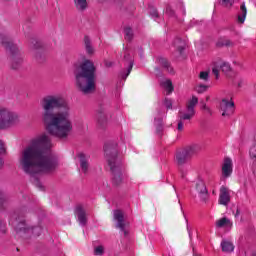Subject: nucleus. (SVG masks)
<instances>
[{
	"label": "nucleus",
	"instance_id": "nucleus-26",
	"mask_svg": "<svg viewBox=\"0 0 256 256\" xmlns=\"http://www.w3.org/2000/svg\"><path fill=\"white\" fill-rule=\"evenodd\" d=\"M231 225V220L229 218H221L216 221V227L221 228V227H227Z\"/></svg>",
	"mask_w": 256,
	"mask_h": 256
},
{
	"label": "nucleus",
	"instance_id": "nucleus-29",
	"mask_svg": "<svg viewBox=\"0 0 256 256\" xmlns=\"http://www.w3.org/2000/svg\"><path fill=\"white\" fill-rule=\"evenodd\" d=\"M124 33L126 41H133V29L127 27L125 28Z\"/></svg>",
	"mask_w": 256,
	"mask_h": 256
},
{
	"label": "nucleus",
	"instance_id": "nucleus-33",
	"mask_svg": "<svg viewBox=\"0 0 256 256\" xmlns=\"http://www.w3.org/2000/svg\"><path fill=\"white\" fill-rule=\"evenodd\" d=\"M220 69L223 73H229L231 71V65H229L227 62H223L220 65Z\"/></svg>",
	"mask_w": 256,
	"mask_h": 256
},
{
	"label": "nucleus",
	"instance_id": "nucleus-38",
	"mask_svg": "<svg viewBox=\"0 0 256 256\" xmlns=\"http://www.w3.org/2000/svg\"><path fill=\"white\" fill-rule=\"evenodd\" d=\"M5 143H3L2 140H0V155L3 153H6Z\"/></svg>",
	"mask_w": 256,
	"mask_h": 256
},
{
	"label": "nucleus",
	"instance_id": "nucleus-45",
	"mask_svg": "<svg viewBox=\"0 0 256 256\" xmlns=\"http://www.w3.org/2000/svg\"><path fill=\"white\" fill-rule=\"evenodd\" d=\"M239 215H241V211L239 210V208H237L236 213H235V217H239Z\"/></svg>",
	"mask_w": 256,
	"mask_h": 256
},
{
	"label": "nucleus",
	"instance_id": "nucleus-1",
	"mask_svg": "<svg viewBox=\"0 0 256 256\" xmlns=\"http://www.w3.org/2000/svg\"><path fill=\"white\" fill-rule=\"evenodd\" d=\"M53 143L47 134H41L32 139L30 145L21 153L20 166L27 175L33 177V183L43 190V184L38 173H51L57 169V160L53 157Z\"/></svg>",
	"mask_w": 256,
	"mask_h": 256
},
{
	"label": "nucleus",
	"instance_id": "nucleus-47",
	"mask_svg": "<svg viewBox=\"0 0 256 256\" xmlns=\"http://www.w3.org/2000/svg\"><path fill=\"white\" fill-rule=\"evenodd\" d=\"M206 112H207L209 115H212L211 108H206Z\"/></svg>",
	"mask_w": 256,
	"mask_h": 256
},
{
	"label": "nucleus",
	"instance_id": "nucleus-10",
	"mask_svg": "<svg viewBox=\"0 0 256 256\" xmlns=\"http://www.w3.org/2000/svg\"><path fill=\"white\" fill-rule=\"evenodd\" d=\"M113 220L116 222V229H120L122 233H124L125 237H127V227H129V222L125 219V213L120 210L113 211Z\"/></svg>",
	"mask_w": 256,
	"mask_h": 256
},
{
	"label": "nucleus",
	"instance_id": "nucleus-20",
	"mask_svg": "<svg viewBox=\"0 0 256 256\" xmlns=\"http://www.w3.org/2000/svg\"><path fill=\"white\" fill-rule=\"evenodd\" d=\"M158 63L161 65L168 73H171V75L175 74V70H173V67H171V63L166 58L160 57L158 58Z\"/></svg>",
	"mask_w": 256,
	"mask_h": 256
},
{
	"label": "nucleus",
	"instance_id": "nucleus-36",
	"mask_svg": "<svg viewBox=\"0 0 256 256\" xmlns=\"http://www.w3.org/2000/svg\"><path fill=\"white\" fill-rule=\"evenodd\" d=\"M150 15H151V17H153L154 19L159 18V12L157 11V8H151V9H150Z\"/></svg>",
	"mask_w": 256,
	"mask_h": 256
},
{
	"label": "nucleus",
	"instance_id": "nucleus-7",
	"mask_svg": "<svg viewBox=\"0 0 256 256\" xmlns=\"http://www.w3.org/2000/svg\"><path fill=\"white\" fill-rule=\"evenodd\" d=\"M19 125V114L11 111L9 108L0 106V130L6 131Z\"/></svg>",
	"mask_w": 256,
	"mask_h": 256
},
{
	"label": "nucleus",
	"instance_id": "nucleus-50",
	"mask_svg": "<svg viewBox=\"0 0 256 256\" xmlns=\"http://www.w3.org/2000/svg\"><path fill=\"white\" fill-rule=\"evenodd\" d=\"M156 69V71H158L159 72V68H155Z\"/></svg>",
	"mask_w": 256,
	"mask_h": 256
},
{
	"label": "nucleus",
	"instance_id": "nucleus-39",
	"mask_svg": "<svg viewBox=\"0 0 256 256\" xmlns=\"http://www.w3.org/2000/svg\"><path fill=\"white\" fill-rule=\"evenodd\" d=\"M164 105L167 107V109H171V107H173V102H171L169 99H165Z\"/></svg>",
	"mask_w": 256,
	"mask_h": 256
},
{
	"label": "nucleus",
	"instance_id": "nucleus-5",
	"mask_svg": "<svg viewBox=\"0 0 256 256\" xmlns=\"http://www.w3.org/2000/svg\"><path fill=\"white\" fill-rule=\"evenodd\" d=\"M104 153L110 172L112 175V185L114 187H121L125 181V168L123 162L119 158V150H117V143L108 142L104 145Z\"/></svg>",
	"mask_w": 256,
	"mask_h": 256
},
{
	"label": "nucleus",
	"instance_id": "nucleus-25",
	"mask_svg": "<svg viewBox=\"0 0 256 256\" xmlns=\"http://www.w3.org/2000/svg\"><path fill=\"white\" fill-rule=\"evenodd\" d=\"M78 11H85L87 9V0H73Z\"/></svg>",
	"mask_w": 256,
	"mask_h": 256
},
{
	"label": "nucleus",
	"instance_id": "nucleus-9",
	"mask_svg": "<svg viewBox=\"0 0 256 256\" xmlns=\"http://www.w3.org/2000/svg\"><path fill=\"white\" fill-rule=\"evenodd\" d=\"M199 151H201V147H199V145L197 144L187 146L182 150L178 151L175 156V161L177 165H179L180 167L185 165V163H187V161H189L191 157H193V155H197Z\"/></svg>",
	"mask_w": 256,
	"mask_h": 256
},
{
	"label": "nucleus",
	"instance_id": "nucleus-24",
	"mask_svg": "<svg viewBox=\"0 0 256 256\" xmlns=\"http://www.w3.org/2000/svg\"><path fill=\"white\" fill-rule=\"evenodd\" d=\"M240 11H241V14L238 15V21L239 23H245V17H247V7L245 6V2H243L240 5Z\"/></svg>",
	"mask_w": 256,
	"mask_h": 256
},
{
	"label": "nucleus",
	"instance_id": "nucleus-22",
	"mask_svg": "<svg viewBox=\"0 0 256 256\" xmlns=\"http://www.w3.org/2000/svg\"><path fill=\"white\" fill-rule=\"evenodd\" d=\"M221 248L224 253H233V251H235V245L227 240H222Z\"/></svg>",
	"mask_w": 256,
	"mask_h": 256
},
{
	"label": "nucleus",
	"instance_id": "nucleus-37",
	"mask_svg": "<svg viewBox=\"0 0 256 256\" xmlns=\"http://www.w3.org/2000/svg\"><path fill=\"white\" fill-rule=\"evenodd\" d=\"M166 13H167V15H170V17L175 16V11L173 10V8H171V6L166 7Z\"/></svg>",
	"mask_w": 256,
	"mask_h": 256
},
{
	"label": "nucleus",
	"instance_id": "nucleus-31",
	"mask_svg": "<svg viewBox=\"0 0 256 256\" xmlns=\"http://www.w3.org/2000/svg\"><path fill=\"white\" fill-rule=\"evenodd\" d=\"M104 253H105V247L100 245V246H96L94 248V255H96V256H103Z\"/></svg>",
	"mask_w": 256,
	"mask_h": 256
},
{
	"label": "nucleus",
	"instance_id": "nucleus-16",
	"mask_svg": "<svg viewBox=\"0 0 256 256\" xmlns=\"http://www.w3.org/2000/svg\"><path fill=\"white\" fill-rule=\"evenodd\" d=\"M74 213L80 225L85 227V225H87V212H85V209L83 208V206L82 205L76 206Z\"/></svg>",
	"mask_w": 256,
	"mask_h": 256
},
{
	"label": "nucleus",
	"instance_id": "nucleus-6",
	"mask_svg": "<svg viewBox=\"0 0 256 256\" xmlns=\"http://www.w3.org/2000/svg\"><path fill=\"white\" fill-rule=\"evenodd\" d=\"M1 45L8 53V61L10 63V68L17 71L23 65V52L17 44L13 43V40L7 35H0Z\"/></svg>",
	"mask_w": 256,
	"mask_h": 256
},
{
	"label": "nucleus",
	"instance_id": "nucleus-48",
	"mask_svg": "<svg viewBox=\"0 0 256 256\" xmlns=\"http://www.w3.org/2000/svg\"><path fill=\"white\" fill-rule=\"evenodd\" d=\"M206 101H209V96L206 97Z\"/></svg>",
	"mask_w": 256,
	"mask_h": 256
},
{
	"label": "nucleus",
	"instance_id": "nucleus-2",
	"mask_svg": "<svg viewBox=\"0 0 256 256\" xmlns=\"http://www.w3.org/2000/svg\"><path fill=\"white\" fill-rule=\"evenodd\" d=\"M40 106L47 133L58 139H67L73 131L71 107L67 100L59 95L49 94L41 99Z\"/></svg>",
	"mask_w": 256,
	"mask_h": 256
},
{
	"label": "nucleus",
	"instance_id": "nucleus-17",
	"mask_svg": "<svg viewBox=\"0 0 256 256\" xmlns=\"http://www.w3.org/2000/svg\"><path fill=\"white\" fill-rule=\"evenodd\" d=\"M196 191L199 193L202 201H206L207 197L209 196V191L207 190V186L203 180L199 179L196 182Z\"/></svg>",
	"mask_w": 256,
	"mask_h": 256
},
{
	"label": "nucleus",
	"instance_id": "nucleus-35",
	"mask_svg": "<svg viewBox=\"0 0 256 256\" xmlns=\"http://www.w3.org/2000/svg\"><path fill=\"white\" fill-rule=\"evenodd\" d=\"M199 78L202 79V81H209V72L207 71L200 72Z\"/></svg>",
	"mask_w": 256,
	"mask_h": 256
},
{
	"label": "nucleus",
	"instance_id": "nucleus-15",
	"mask_svg": "<svg viewBox=\"0 0 256 256\" xmlns=\"http://www.w3.org/2000/svg\"><path fill=\"white\" fill-rule=\"evenodd\" d=\"M219 204L227 207L231 203V195L229 194V188L221 186L219 195Z\"/></svg>",
	"mask_w": 256,
	"mask_h": 256
},
{
	"label": "nucleus",
	"instance_id": "nucleus-27",
	"mask_svg": "<svg viewBox=\"0 0 256 256\" xmlns=\"http://www.w3.org/2000/svg\"><path fill=\"white\" fill-rule=\"evenodd\" d=\"M217 47H231L233 46V42H231V40H227V39H223V40H219L216 43Z\"/></svg>",
	"mask_w": 256,
	"mask_h": 256
},
{
	"label": "nucleus",
	"instance_id": "nucleus-32",
	"mask_svg": "<svg viewBox=\"0 0 256 256\" xmlns=\"http://www.w3.org/2000/svg\"><path fill=\"white\" fill-rule=\"evenodd\" d=\"M5 203H7V195L3 191H0V209L5 207Z\"/></svg>",
	"mask_w": 256,
	"mask_h": 256
},
{
	"label": "nucleus",
	"instance_id": "nucleus-34",
	"mask_svg": "<svg viewBox=\"0 0 256 256\" xmlns=\"http://www.w3.org/2000/svg\"><path fill=\"white\" fill-rule=\"evenodd\" d=\"M207 89H209V86L202 84L196 88V91H197V93L201 94V93H205L207 91Z\"/></svg>",
	"mask_w": 256,
	"mask_h": 256
},
{
	"label": "nucleus",
	"instance_id": "nucleus-4",
	"mask_svg": "<svg viewBox=\"0 0 256 256\" xmlns=\"http://www.w3.org/2000/svg\"><path fill=\"white\" fill-rule=\"evenodd\" d=\"M97 67L91 60H84L74 71L76 87L84 95H89L95 91V73Z\"/></svg>",
	"mask_w": 256,
	"mask_h": 256
},
{
	"label": "nucleus",
	"instance_id": "nucleus-14",
	"mask_svg": "<svg viewBox=\"0 0 256 256\" xmlns=\"http://www.w3.org/2000/svg\"><path fill=\"white\" fill-rule=\"evenodd\" d=\"M43 43L37 38L30 40V51L35 59H41Z\"/></svg>",
	"mask_w": 256,
	"mask_h": 256
},
{
	"label": "nucleus",
	"instance_id": "nucleus-40",
	"mask_svg": "<svg viewBox=\"0 0 256 256\" xmlns=\"http://www.w3.org/2000/svg\"><path fill=\"white\" fill-rule=\"evenodd\" d=\"M212 73L215 75L216 79H219V68L214 67L212 68Z\"/></svg>",
	"mask_w": 256,
	"mask_h": 256
},
{
	"label": "nucleus",
	"instance_id": "nucleus-13",
	"mask_svg": "<svg viewBox=\"0 0 256 256\" xmlns=\"http://www.w3.org/2000/svg\"><path fill=\"white\" fill-rule=\"evenodd\" d=\"M220 111H222V117H231L235 113V102L227 99H222L220 102Z\"/></svg>",
	"mask_w": 256,
	"mask_h": 256
},
{
	"label": "nucleus",
	"instance_id": "nucleus-28",
	"mask_svg": "<svg viewBox=\"0 0 256 256\" xmlns=\"http://www.w3.org/2000/svg\"><path fill=\"white\" fill-rule=\"evenodd\" d=\"M163 87L168 91V94L173 93V82L171 80H166L162 83Z\"/></svg>",
	"mask_w": 256,
	"mask_h": 256
},
{
	"label": "nucleus",
	"instance_id": "nucleus-12",
	"mask_svg": "<svg viewBox=\"0 0 256 256\" xmlns=\"http://www.w3.org/2000/svg\"><path fill=\"white\" fill-rule=\"evenodd\" d=\"M123 62L124 65H126V70H122L120 75H121V79H127V77H129V75L131 74V71H133V65H134V60L133 57H131V54H129V52H124V57H123Z\"/></svg>",
	"mask_w": 256,
	"mask_h": 256
},
{
	"label": "nucleus",
	"instance_id": "nucleus-8",
	"mask_svg": "<svg viewBox=\"0 0 256 256\" xmlns=\"http://www.w3.org/2000/svg\"><path fill=\"white\" fill-rule=\"evenodd\" d=\"M199 104V98L192 96L190 100L186 102L185 110L180 112V121L178 122V131H183V121H191L195 117V107Z\"/></svg>",
	"mask_w": 256,
	"mask_h": 256
},
{
	"label": "nucleus",
	"instance_id": "nucleus-42",
	"mask_svg": "<svg viewBox=\"0 0 256 256\" xmlns=\"http://www.w3.org/2000/svg\"><path fill=\"white\" fill-rule=\"evenodd\" d=\"M201 104H202V109L204 111H206L209 107H207V104H205V102L201 101Z\"/></svg>",
	"mask_w": 256,
	"mask_h": 256
},
{
	"label": "nucleus",
	"instance_id": "nucleus-3",
	"mask_svg": "<svg viewBox=\"0 0 256 256\" xmlns=\"http://www.w3.org/2000/svg\"><path fill=\"white\" fill-rule=\"evenodd\" d=\"M29 210L23 206L17 208L10 215V223L14 225L16 233L22 237V239H35L43 233L41 226H34L31 222L25 220Z\"/></svg>",
	"mask_w": 256,
	"mask_h": 256
},
{
	"label": "nucleus",
	"instance_id": "nucleus-44",
	"mask_svg": "<svg viewBox=\"0 0 256 256\" xmlns=\"http://www.w3.org/2000/svg\"><path fill=\"white\" fill-rule=\"evenodd\" d=\"M3 165H5V162H3V158H0V169H3Z\"/></svg>",
	"mask_w": 256,
	"mask_h": 256
},
{
	"label": "nucleus",
	"instance_id": "nucleus-18",
	"mask_svg": "<svg viewBox=\"0 0 256 256\" xmlns=\"http://www.w3.org/2000/svg\"><path fill=\"white\" fill-rule=\"evenodd\" d=\"M96 119L99 126L105 127V125H107V112L105 110V107L100 106L98 108Z\"/></svg>",
	"mask_w": 256,
	"mask_h": 256
},
{
	"label": "nucleus",
	"instance_id": "nucleus-11",
	"mask_svg": "<svg viewBox=\"0 0 256 256\" xmlns=\"http://www.w3.org/2000/svg\"><path fill=\"white\" fill-rule=\"evenodd\" d=\"M76 159L78 161L80 171L84 173V175H87V173H89V169L91 168V156L83 152H79L76 156Z\"/></svg>",
	"mask_w": 256,
	"mask_h": 256
},
{
	"label": "nucleus",
	"instance_id": "nucleus-51",
	"mask_svg": "<svg viewBox=\"0 0 256 256\" xmlns=\"http://www.w3.org/2000/svg\"><path fill=\"white\" fill-rule=\"evenodd\" d=\"M251 256H256V254H255V253H253Z\"/></svg>",
	"mask_w": 256,
	"mask_h": 256
},
{
	"label": "nucleus",
	"instance_id": "nucleus-43",
	"mask_svg": "<svg viewBox=\"0 0 256 256\" xmlns=\"http://www.w3.org/2000/svg\"><path fill=\"white\" fill-rule=\"evenodd\" d=\"M106 67H113V62H105Z\"/></svg>",
	"mask_w": 256,
	"mask_h": 256
},
{
	"label": "nucleus",
	"instance_id": "nucleus-19",
	"mask_svg": "<svg viewBox=\"0 0 256 256\" xmlns=\"http://www.w3.org/2000/svg\"><path fill=\"white\" fill-rule=\"evenodd\" d=\"M231 173H233V161L231 158H225L222 165V175L223 177H231Z\"/></svg>",
	"mask_w": 256,
	"mask_h": 256
},
{
	"label": "nucleus",
	"instance_id": "nucleus-41",
	"mask_svg": "<svg viewBox=\"0 0 256 256\" xmlns=\"http://www.w3.org/2000/svg\"><path fill=\"white\" fill-rule=\"evenodd\" d=\"M222 1V5H225V7H227V5H233V3H231V0H221Z\"/></svg>",
	"mask_w": 256,
	"mask_h": 256
},
{
	"label": "nucleus",
	"instance_id": "nucleus-46",
	"mask_svg": "<svg viewBox=\"0 0 256 256\" xmlns=\"http://www.w3.org/2000/svg\"><path fill=\"white\" fill-rule=\"evenodd\" d=\"M238 87H243V80H240V81L238 82Z\"/></svg>",
	"mask_w": 256,
	"mask_h": 256
},
{
	"label": "nucleus",
	"instance_id": "nucleus-21",
	"mask_svg": "<svg viewBox=\"0 0 256 256\" xmlns=\"http://www.w3.org/2000/svg\"><path fill=\"white\" fill-rule=\"evenodd\" d=\"M174 47L176 48V51L179 52V55H183V51H185V41L181 38H176L173 42Z\"/></svg>",
	"mask_w": 256,
	"mask_h": 256
},
{
	"label": "nucleus",
	"instance_id": "nucleus-49",
	"mask_svg": "<svg viewBox=\"0 0 256 256\" xmlns=\"http://www.w3.org/2000/svg\"><path fill=\"white\" fill-rule=\"evenodd\" d=\"M1 232H2V233H5V229H2Z\"/></svg>",
	"mask_w": 256,
	"mask_h": 256
},
{
	"label": "nucleus",
	"instance_id": "nucleus-23",
	"mask_svg": "<svg viewBox=\"0 0 256 256\" xmlns=\"http://www.w3.org/2000/svg\"><path fill=\"white\" fill-rule=\"evenodd\" d=\"M84 47L88 55H93V53H95V48H93L89 36H84Z\"/></svg>",
	"mask_w": 256,
	"mask_h": 256
},
{
	"label": "nucleus",
	"instance_id": "nucleus-30",
	"mask_svg": "<svg viewBox=\"0 0 256 256\" xmlns=\"http://www.w3.org/2000/svg\"><path fill=\"white\" fill-rule=\"evenodd\" d=\"M155 121H157L156 123V132L158 133V135H161V133H163V120L162 119H155Z\"/></svg>",
	"mask_w": 256,
	"mask_h": 256
}]
</instances>
